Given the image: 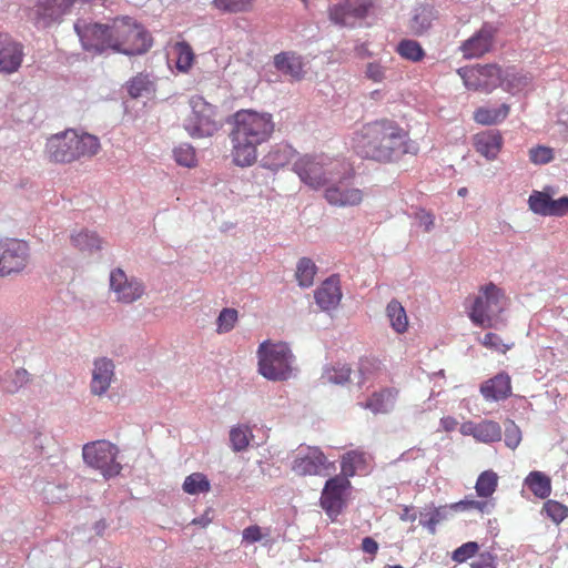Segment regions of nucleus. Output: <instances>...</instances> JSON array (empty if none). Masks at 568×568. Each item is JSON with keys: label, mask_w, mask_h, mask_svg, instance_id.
I'll list each match as a JSON object with an SVG mask.
<instances>
[{"label": "nucleus", "mask_w": 568, "mask_h": 568, "mask_svg": "<svg viewBox=\"0 0 568 568\" xmlns=\"http://www.w3.org/2000/svg\"><path fill=\"white\" fill-rule=\"evenodd\" d=\"M354 150L363 159L386 164L416 154L418 146L398 122L384 118L362 126L354 139Z\"/></svg>", "instance_id": "1"}, {"label": "nucleus", "mask_w": 568, "mask_h": 568, "mask_svg": "<svg viewBox=\"0 0 568 568\" xmlns=\"http://www.w3.org/2000/svg\"><path fill=\"white\" fill-rule=\"evenodd\" d=\"M230 140L232 159L241 168L252 166L257 160L258 145L267 142L275 130L273 115L252 109H242L232 115Z\"/></svg>", "instance_id": "2"}, {"label": "nucleus", "mask_w": 568, "mask_h": 568, "mask_svg": "<svg viewBox=\"0 0 568 568\" xmlns=\"http://www.w3.org/2000/svg\"><path fill=\"white\" fill-rule=\"evenodd\" d=\"M257 372L267 381L284 382L293 376L295 356L284 342L266 339L256 351Z\"/></svg>", "instance_id": "3"}, {"label": "nucleus", "mask_w": 568, "mask_h": 568, "mask_svg": "<svg viewBox=\"0 0 568 568\" xmlns=\"http://www.w3.org/2000/svg\"><path fill=\"white\" fill-rule=\"evenodd\" d=\"M49 159L57 163H70L82 156H92L98 153L100 142L97 136L73 130H67L49 139L47 144Z\"/></svg>", "instance_id": "4"}, {"label": "nucleus", "mask_w": 568, "mask_h": 568, "mask_svg": "<svg viewBox=\"0 0 568 568\" xmlns=\"http://www.w3.org/2000/svg\"><path fill=\"white\" fill-rule=\"evenodd\" d=\"M469 301L468 316L483 328L495 327L508 304L505 292L491 282L480 286L478 294Z\"/></svg>", "instance_id": "5"}, {"label": "nucleus", "mask_w": 568, "mask_h": 568, "mask_svg": "<svg viewBox=\"0 0 568 568\" xmlns=\"http://www.w3.org/2000/svg\"><path fill=\"white\" fill-rule=\"evenodd\" d=\"M152 42L151 34L135 19L118 17L112 20V51L125 55L143 54Z\"/></svg>", "instance_id": "6"}, {"label": "nucleus", "mask_w": 568, "mask_h": 568, "mask_svg": "<svg viewBox=\"0 0 568 568\" xmlns=\"http://www.w3.org/2000/svg\"><path fill=\"white\" fill-rule=\"evenodd\" d=\"M339 169H345L343 162L329 159L323 154L300 156L293 164V171L300 180L313 190L326 187L338 178Z\"/></svg>", "instance_id": "7"}, {"label": "nucleus", "mask_w": 568, "mask_h": 568, "mask_svg": "<svg viewBox=\"0 0 568 568\" xmlns=\"http://www.w3.org/2000/svg\"><path fill=\"white\" fill-rule=\"evenodd\" d=\"M190 112L183 119V128L192 139L213 136L221 128L217 109L201 95L189 100Z\"/></svg>", "instance_id": "8"}, {"label": "nucleus", "mask_w": 568, "mask_h": 568, "mask_svg": "<svg viewBox=\"0 0 568 568\" xmlns=\"http://www.w3.org/2000/svg\"><path fill=\"white\" fill-rule=\"evenodd\" d=\"M118 454V447L104 439L88 443L82 448L84 463L99 470L106 479L119 475L122 469L116 462Z\"/></svg>", "instance_id": "9"}, {"label": "nucleus", "mask_w": 568, "mask_h": 568, "mask_svg": "<svg viewBox=\"0 0 568 568\" xmlns=\"http://www.w3.org/2000/svg\"><path fill=\"white\" fill-rule=\"evenodd\" d=\"M457 72L468 90L490 93L501 84L503 70L497 64L465 67Z\"/></svg>", "instance_id": "10"}, {"label": "nucleus", "mask_w": 568, "mask_h": 568, "mask_svg": "<svg viewBox=\"0 0 568 568\" xmlns=\"http://www.w3.org/2000/svg\"><path fill=\"white\" fill-rule=\"evenodd\" d=\"M351 488V480L345 476L335 475L326 480L321 494L320 505L332 520H335L342 514Z\"/></svg>", "instance_id": "11"}, {"label": "nucleus", "mask_w": 568, "mask_h": 568, "mask_svg": "<svg viewBox=\"0 0 568 568\" xmlns=\"http://www.w3.org/2000/svg\"><path fill=\"white\" fill-rule=\"evenodd\" d=\"M74 29L85 50L99 53L105 50H112V23L102 24L78 20L74 24Z\"/></svg>", "instance_id": "12"}, {"label": "nucleus", "mask_w": 568, "mask_h": 568, "mask_svg": "<svg viewBox=\"0 0 568 568\" xmlns=\"http://www.w3.org/2000/svg\"><path fill=\"white\" fill-rule=\"evenodd\" d=\"M28 258L27 242L16 239L0 241V276L21 272L27 266Z\"/></svg>", "instance_id": "13"}, {"label": "nucleus", "mask_w": 568, "mask_h": 568, "mask_svg": "<svg viewBox=\"0 0 568 568\" xmlns=\"http://www.w3.org/2000/svg\"><path fill=\"white\" fill-rule=\"evenodd\" d=\"M334 469V464L328 462L325 454L318 447H306L296 454L292 470L297 476H325L328 469Z\"/></svg>", "instance_id": "14"}, {"label": "nucleus", "mask_w": 568, "mask_h": 568, "mask_svg": "<svg viewBox=\"0 0 568 568\" xmlns=\"http://www.w3.org/2000/svg\"><path fill=\"white\" fill-rule=\"evenodd\" d=\"M373 8V0H341L328 8L333 23L341 27H352L356 20L367 17Z\"/></svg>", "instance_id": "15"}, {"label": "nucleus", "mask_w": 568, "mask_h": 568, "mask_svg": "<svg viewBox=\"0 0 568 568\" xmlns=\"http://www.w3.org/2000/svg\"><path fill=\"white\" fill-rule=\"evenodd\" d=\"M342 170L339 169L338 178L334 181L335 183L325 187L324 199L333 206L359 205L364 200V192L358 187L349 185L343 176Z\"/></svg>", "instance_id": "16"}, {"label": "nucleus", "mask_w": 568, "mask_h": 568, "mask_svg": "<svg viewBox=\"0 0 568 568\" xmlns=\"http://www.w3.org/2000/svg\"><path fill=\"white\" fill-rule=\"evenodd\" d=\"M77 0H37L28 9V17L36 24L49 26L70 12Z\"/></svg>", "instance_id": "17"}, {"label": "nucleus", "mask_w": 568, "mask_h": 568, "mask_svg": "<svg viewBox=\"0 0 568 568\" xmlns=\"http://www.w3.org/2000/svg\"><path fill=\"white\" fill-rule=\"evenodd\" d=\"M24 47L9 33H0V74L18 72L24 60Z\"/></svg>", "instance_id": "18"}, {"label": "nucleus", "mask_w": 568, "mask_h": 568, "mask_svg": "<svg viewBox=\"0 0 568 568\" xmlns=\"http://www.w3.org/2000/svg\"><path fill=\"white\" fill-rule=\"evenodd\" d=\"M110 286L122 303H133L144 294L143 284L134 277L129 278L121 268L111 272Z\"/></svg>", "instance_id": "19"}, {"label": "nucleus", "mask_w": 568, "mask_h": 568, "mask_svg": "<svg viewBox=\"0 0 568 568\" xmlns=\"http://www.w3.org/2000/svg\"><path fill=\"white\" fill-rule=\"evenodd\" d=\"M496 32V28L491 24L484 23L474 36L462 43L459 49L463 57L465 59H474L489 52L493 48Z\"/></svg>", "instance_id": "20"}, {"label": "nucleus", "mask_w": 568, "mask_h": 568, "mask_svg": "<svg viewBox=\"0 0 568 568\" xmlns=\"http://www.w3.org/2000/svg\"><path fill=\"white\" fill-rule=\"evenodd\" d=\"M504 145V138L498 130H486L476 133L473 136V146L475 151L487 161L497 159Z\"/></svg>", "instance_id": "21"}, {"label": "nucleus", "mask_w": 568, "mask_h": 568, "mask_svg": "<svg viewBox=\"0 0 568 568\" xmlns=\"http://www.w3.org/2000/svg\"><path fill=\"white\" fill-rule=\"evenodd\" d=\"M511 378L508 373L500 372L480 385V394L487 402H499L511 396Z\"/></svg>", "instance_id": "22"}, {"label": "nucleus", "mask_w": 568, "mask_h": 568, "mask_svg": "<svg viewBox=\"0 0 568 568\" xmlns=\"http://www.w3.org/2000/svg\"><path fill=\"white\" fill-rule=\"evenodd\" d=\"M460 432L463 435L473 436L477 442L485 444L501 439V427L494 420L466 422L462 425Z\"/></svg>", "instance_id": "23"}, {"label": "nucleus", "mask_w": 568, "mask_h": 568, "mask_svg": "<svg viewBox=\"0 0 568 568\" xmlns=\"http://www.w3.org/2000/svg\"><path fill=\"white\" fill-rule=\"evenodd\" d=\"M317 305L323 311L336 308L342 300L341 281L337 275L326 278L314 293Z\"/></svg>", "instance_id": "24"}, {"label": "nucleus", "mask_w": 568, "mask_h": 568, "mask_svg": "<svg viewBox=\"0 0 568 568\" xmlns=\"http://www.w3.org/2000/svg\"><path fill=\"white\" fill-rule=\"evenodd\" d=\"M113 377V362L105 357L95 359L92 371L91 392L98 396L105 394Z\"/></svg>", "instance_id": "25"}, {"label": "nucleus", "mask_w": 568, "mask_h": 568, "mask_svg": "<svg viewBox=\"0 0 568 568\" xmlns=\"http://www.w3.org/2000/svg\"><path fill=\"white\" fill-rule=\"evenodd\" d=\"M274 67L284 75L294 81H301L305 77L303 58L293 51H285L274 57Z\"/></svg>", "instance_id": "26"}, {"label": "nucleus", "mask_w": 568, "mask_h": 568, "mask_svg": "<svg viewBox=\"0 0 568 568\" xmlns=\"http://www.w3.org/2000/svg\"><path fill=\"white\" fill-rule=\"evenodd\" d=\"M369 456L362 450H349L342 456L341 476L347 479L354 477L357 473L366 471L368 467Z\"/></svg>", "instance_id": "27"}, {"label": "nucleus", "mask_w": 568, "mask_h": 568, "mask_svg": "<svg viewBox=\"0 0 568 568\" xmlns=\"http://www.w3.org/2000/svg\"><path fill=\"white\" fill-rule=\"evenodd\" d=\"M510 113V105L500 104L498 108L479 106L474 111L473 119L480 125H496L504 122Z\"/></svg>", "instance_id": "28"}, {"label": "nucleus", "mask_w": 568, "mask_h": 568, "mask_svg": "<svg viewBox=\"0 0 568 568\" xmlns=\"http://www.w3.org/2000/svg\"><path fill=\"white\" fill-rule=\"evenodd\" d=\"M398 392L393 388H384L373 393L366 400L365 408L374 414H385L393 406Z\"/></svg>", "instance_id": "29"}, {"label": "nucleus", "mask_w": 568, "mask_h": 568, "mask_svg": "<svg viewBox=\"0 0 568 568\" xmlns=\"http://www.w3.org/2000/svg\"><path fill=\"white\" fill-rule=\"evenodd\" d=\"M524 484L539 499H547L551 494V479L542 471H530Z\"/></svg>", "instance_id": "30"}, {"label": "nucleus", "mask_w": 568, "mask_h": 568, "mask_svg": "<svg viewBox=\"0 0 568 568\" xmlns=\"http://www.w3.org/2000/svg\"><path fill=\"white\" fill-rule=\"evenodd\" d=\"M72 245L83 253H93L101 248L102 241L95 232L89 230H80L73 232L70 236Z\"/></svg>", "instance_id": "31"}, {"label": "nucleus", "mask_w": 568, "mask_h": 568, "mask_svg": "<svg viewBox=\"0 0 568 568\" xmlns=\"http://www.w3.org/2000/svg\"><path fill=\"white\" fill-rule=\"evenodd\" d=\"M532 78L527 73L517 72L514 69L503 71L501 87L505 91L515 94L530 85Z\"/></svg>", "instance_id": "32"}, {"label": "nucleus", "mask_w": 568, "mask_h": 568, "mask_svg": "<svg viewBox=\"0 0 568 568\" xmlns=\"http://www.w3.org/2000/svg\"><path fill=\"white\" fill-rule=\"evenodd\" d=\"M386 315L389 320L392 328L403 334L408 328V317L404 306L397 301L392 300L386 306Z\"/></svg>", "instance_id": "33"}, {"label": "nucleus", "mask_w": 568, "mask_h": 568, "mask_svg": "<svg viewBox=\"0 0 568 568\" xmlns=\"http://www.w3.org/2000/svg\"><path fill=\"white\" fill-rule=\"evenodd\" d=\"M499 477L496 471L488 469L479 474L475 490L479 498L491 499L498 487Z\"/></svg>", "instance_id": "34"}, {"label": "nucleus", "mask_w": 568, "mask_h": 568, "mask_svg": "<svg viewBox=\"0 0 568 568\" xmlns=\"http://www.w3.org/2000/svg\"><path fill=\"white\" fill-rule=\"evenodd\" d=\"M126 90L130 97L140 98L155 91V85L150 74L139 73L126 83Z\"/></svg>", "instance_id": "35"}, {"label": "nucleus", "mask_w": 568, "mask_h": 568, "mask_svg": "<svg viewBox=\"0 0 568 568\" xmlns=\"http://www.w3.org/2000/svg\"><path fill=\"white\" fill-rule=\"evenodd\" d=\"M352 368L346 364L326 367L321 376L323 384L343 385L351 379Z\"/></svg>", "instance_id": "36"}, {"label": "nucleus", "mask_w": 568, "mask_h": 568, "mask_svg": "<svg viewBox=\"0 0 568 568\" xmlns=\"http://www.w3.org/2000/svg\"><path fill=\"white\" fill-rule=\"evenodd\" d=\"M450 509L455 511H468V510H477L480 514H489L494 507V499H483L476 500L474 498L466 497L463 500L452 504Z\"/></svg>", "instance_id": "37"}, {"label": "nucleus", "mask_w": 568, "mask_h": 568, "mask_svg": "<svg viewBox=\"0 0 568 568\" xmlns=\"http://www.w3.org/2000/svg\"><path fill=\"white\" fill-rule=\"evenodd\" d=\"M173 52L176 55V68L182 72H187L195 59L192 47L185 41H180L173 45Z\"/></svg>", "instance_id": "38"}, {"label": "nucleus", "mask_w": 568, "mask_h": 568, "mask_svg": "<svg viewBox=\"0 0 568 568\" xmlns=\"http://www.w3.org/2000/svg\"><path fill=\"white\" fill-rule=\"evenodd\" d=\"M182 488L189 495H197L209 493L211 484L204 474L193 473L184 479Z\"/></svg>", "instance_id": "39"}, {"label": "nucleus", "mask_w": 568, "mask_h": 568, "mask_svg": "<svg viewBox=\"0 0 568 568\" xmlns=\"http://www.w3.org/2000/svg\"><path fill=\"white\" fill-rule=\"evenodd\" d=\"M316 271L317 267L311 258L302 257L297 263L295 273L298 284L303 287L313 285Z\"/></svg>", "instance_id": "40"}, {"label": "nucleus", "mask_w": 568, "mask_h": 568, "mask_svg": "<svg viewBox=\"0 0 568 568\" xmlns=\"http://www.w3.org/2000/svg\"><path fill=\"white\" fill-rule=\"evenodd\" d=\"M173 158L176 164L193 169L197 165L195 149L189 143H182L173 149Z\"/></svg>", "instance_id": "41"}, {"label": "nucleus", "mask_w": 568, "mask_h": 568, "mask_svg": "<svg viewBox=\"0 0 568 568\" xmlns=\"http://www.w3.org/2000/svg\"><path fill=\"white\" fill-rule=\"evenodd\" d=\"M252 430L248 426L239 425L230 430L231 447L234 452L245 450L250 445Z\"/></svg>", "instance_id": "42"}, {"label": "nucleus", "mask_w": 568, "mask_h": 568, "mask_svg": "<svg viewBox=\"0 0 568 568\" xmlns=\"http://www.w3.org/2000/svg\"><path fill=\"white\" fill-rule=\"evenodd\" d=\"M397 52L404 59L413 62H418L425 57V51L422 45L417 41L409 39L402 40L398 43Z\"/></svg>", "instance_id": "43"}, {"label": "nucleus", "mask_w": 568, "mask_h": 568, "mask_svg": "<svg viewBox=\"0 0 568 568\" xmlns=\"http://www.w3.org/2000/svg\"><path fill=\"white\" fill-rule=\"evenodd\" d=\"M433 20V11L428 8H420L417 10L413 19L410 20L409 28L415 34H423L426 32Z\"/></svg>", "instance_id": "44"}, {"label": "nucleus", "mask_w": 568, "mask_h": 568, "mask_svg": "<svg viewBox=\"0 0 568 568\" xmlns=\"http://www.w3.org/2000/svg\"><path fill=\"white\" fill-rule=\"evenodd\" d=\"M254 0H213V6L217 10L227 13H241L250 11Z\"/></svg>", "instance_id": "45"}, {"label": "nucleus", "mask_w": 568, "mask_h": 568, "mask_svg": "<svg viewBox=\"0 0 568 568\" xmlns=\"http://www.w3.org/2000/svg\"><path fill=\"white\" fill-rule=\"evenodd\" d=\"M542 511L557 525L568 517V507L554 499H548L544 503Z\"/></svg>", "instance_id": "46"}, {"label": "nucleus", "mask_w": 568, "mask_h": 568, "mask_svg": "<svg viewBox=\"0 0 568 568\" xmlns=\"http://www.w3.org/2000/svg\"><path fill=\"white\" fill-rule=\"evenodd\" d=\"M550 199L546 192L532 191L528 199L529 209L536 214L548 216Z\"/></svg>", "instance_id": "47"}, {"label": "nucleus", "mask_w": 568, "mask_h": 568, "mask_svg": "<svg viewBox=\"0 0 568 568\" xmlns=\"http://www.w3.org/2000/svg\"><path fill=\"white\" fill-rule=\"evenodd\" d=\"M239 313L235 308H223L216 320V332L224 334L232 331L237 322Z\"/></svg>", "instance_id": "48"}, {"label": "nucleus", "mask_w": 568, "mask_h": 568, "mask_svg": "<svg viewBox=\"0 0 568 568\" xmlns=\"http://www.w3.org/2000/svg\"><path fill=\"white\" fill-rule=\"evenodd\" d=\"M480 344L500 354H506L514 347V343H505L498 334L491 332L484 335L483 339H480Z\"/></svg>", "instance_id": "49"}, {"label": "nucleus", "mask_w": 568, "mask_h": 568, "mask_svg": "<svg viewBox=\"0 0 568 568\" xmlns=\"http://www.w3.org/2000/svg\"><path fill=\"white\" fill-rule=\"evenodd\" d=\"M529 161L536 165L550 163L555 159L554 149L546 145H537L528 152Z\"/></svg>", "instance_id": "50"}, {"label": "nucleus", "mask_w": 568, "mask_h": 568, "mask_svg": "<svg viewBox=\"0 0 568 568\" xmlns=\"http://www.w3.org/2000/svg\"><path fill=\"white\" fill-rule=\"evenodd\" d=\"M478 550L479 545L476 541H467L453 551L452 560L457 564L466 562L468 559L475 557Z\"/></svg>", "instance_id": "51"}, {"label": "nucleus", "mask_w": 568, "mask_h": 568, "mask_svg": "<svg viewBox=\"0 0 568 568\" xmlns=\"http://www.w3.org/2000/svg\"><path fill=\"white\" fill-rule=\"evenodd\" d=\"M388 68L383 65L379 61L368 62L365 67V78L375 82L381 83L388 79Z\"/></svg>", "instance_id": "52"}, {"label": "nucleus", "mask_w": 568, "mask_h": 568, "mask_svg": "<svg viewBox=\"0 0 568 568\" xmlns=\"http://www.w3.org/2000/svg\"><path fill=\"white\" fill-rule=\"evenodd\" d=\"M521 442V432L519 427L514 423L509 422L505 427V444L507 447L515 449Z\"/></svg>", "instance_id": "53"}, {"label": "nucleus", "mask_w": 568, "mask_h": 568, "mask_svg": "<svg viewBox=\"0 0 568 568\" xmlns=\"http://www.w3.org/2000/svg\"><path fill=\"white\" fill-rule=\"evenodd\" d=\"M445 507L435 508L429 515L427 520H420V524L426 527L430 534L436 532V526L446 518Z\"/></svg>", "instance_id": "54"}, {"label": "nucleus", "mask_w": 568, "mask_h": 568, "mask_svg": "<svg viewBox=\"0 0 568 568\" xmlns=\"http://www.w3.org/2000/svg\"><path fill=\"white\" fill-rule=\"evenodd\" d=\"M548 216H565L568 214V196L558 200L550 199Z\"/></svg>", "instance_id": "55"}, {"label": "nucleus", "mask_w": 568, "mask_h": 568, "mask_svg": "<svg viewBox=\"0 0 568 568\" xmlns=\"http://www.w3.org/2000/svg\"><path fill=\"white\" fill-rule=\"evenodd\" d=\"M415 219L424 227L425 232H430L435 225V215L425 209L419 207L415 212Z\"/></svg>", "instance_id": "56"}, {"label": "nucleus", "mask_w": 568, "mask_h": 568, "mask_svg": "<svg viewBox=\"0 0 568 568\" xmlns=\"http://www.w3.org/2000/svg\"><path fill=\"white\" fill-rule=\"evenodd\" d=\"M496 559V555L489 551L480 552L477 559L470 564V568H497Z\"/></svg>", "instance_id": "57"}, {"label": "nucleus", "mask_w": 568, "mask_h": 568, "mask_svg": "<svg viewBox=\"0 0 568 568\" xmlns=\"http://www.w3.org/2000/svg\"><path fill=\"white\" fill-rule=\"evenodd\" d=\"M242 535H243V540L248 544L260 541L263 537L261 527L257 525H252V526L246 527L243 530Z\"/></svg>", "instance_id": "58"}, {"label": "nucleus", "mask_w": 568, "mask_h": 568, "mask_svg": "<svg viewBox=\"0 0 568 568\" xmlns=\"http://www.w3.org/2000/svg\"><path fill=\"white\" fill-rule=\"evenodd\" d=\"M31 381V376L26 368H18L13 373V383L16 387H22Z\"/></svg>", "instance_id": "59"}, {"label": "nucleus", "mask_w": 568, "mask_h": 568, "mask_svg": "<svg viewBox=\"0 0 568 568\" xmlns=\"http://www.w3.org/2000/svg\"><path fill=\"white\" fill-rule=\"evenodd\" d=\"M358 369L363 375L372 374L378 369V363L372 358H362L359 361Z\"/></svg>", "instance_id": "60"}, {"label": "nucleus", "mask_w": 568, "mask_h": 568, "mask_svg": "<svg viewBox=\"0 0 568 568\" xmlns=\"http://www.w3.org/2000/svg\"><path fill=\"white\" fill-rule=\"evenodd\" d=\"M362 550L366 554L375 556L378 551V544L372 537H365L362 540Z\"/></svg>", "instance_id": "61"}, {"label": "nucleus", "mask_w": 568, "mask_h": 568, "mask_svg": "<svg viewBox=\"0 0 568 568\" xmlns=\"http://www.w3.org/2000/svg\"><path fill=\"white\" fill-rule=\"evenodd\" d=\"M356 55L361 59L372 57V52L368 50L367 44L362 43L355 48Z\"/></svg>", "instance_id": "62"}, {"label": "nucleus", "mask_w": 568, "mask_h": 568, "mask_svg": "<svg viewBox=\"0 0 568 568\" xmlns=\"http://www.w3.org/2000/svg\"><path fill=\"white\" fill-rule=\"evenodd\" d=\"M399 518L403 521H415L416 520V514L413 513L409 507H405L403 509V513L400 514Z\"/></svg>", "instance_id": "63"}, {"label": "nucleus", "mask_w": 568, "mask_h": 568, "mask_svg": "<svg viewBox=\"0 0 568 568\" xmlns=\"http://www.w3.org/2000/svg\"><path fill=\"white\" fill-rule=\"evenodd\" d=\"M210 521H211V519H210L209 517H206V516H202V517H200V518H195V519H193V520H192V524H194V525H200V526H202V527H205V526H207V525L210 524Z\"/></svg>", "instance_id": "64"}]
</instances>
